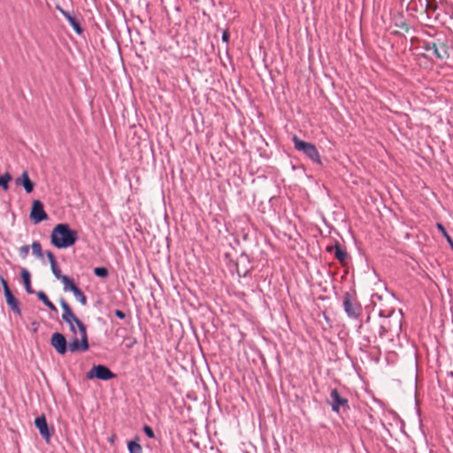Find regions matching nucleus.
Returning a JSON list of instances; mask_svg holds the SVG:
<instances>
[{
	"label": "nucleus",
	"mask_w": 453,
	"mask_h": 453,
	"mask_svg": "<svg viewBox=\"0 0 453 453\" xmlns=\"http://www.w3.org/2000/svg\"><path fill=\"white\" fill-rule=\"evenodd\" d=\"M35 426L39 430L41 436L47 441H50V439L52 435V432L49 428L47 420L45 416L42 414L37 417L35 420Z\"/></svg>",
	"instance_id": "obj_12"
},
{
	"label": "nucleus",
	"mask_w": 453,
	"mask_h": 453,
	"mask_svg": "<svg viewBox=\"0 0 453 453\" xmlns=\"http://www.w3.org/2000/svg\"><path fill=\"white\" fill-rule=\"evenodd\" d=\"M94 273L99 278H106L109 274L107 268L104 266L96 267L94 269Z\"/></svg>",
	"instance_id": "obj_26"
},
{
	"label": "nucleus",
	"mask_w": 453,
	"mask_h": 453,
	"mask_svg": "<svg viewBox=\"0 0 453 453\" xmlns=\"http://www.w3.org/2000/svg\"><path fill=\"white\" fill-rule=\"evenodd\" d=\"M140 440L139 436H135V440L127 441V449L129 453H142V448L138 442Z\"/></svg>",
	"instance_id": "obj_20"
},
{
	"label": "nucleus",
	"mask_w": 453,
	"mask_h": 453,
	"mask_svg": "<svg viewBox=\"0 0 453 453\" xmlns=\"http://www.w3.org/2000/svg\"><path fill=\"white\" fill-rule=\"evenodd\" d=\"M78 240V233L68 224H58L51 231L50 242L58 249L73 246Z\"/></svg>",
	"instance_id": "obj_2"
},
{
	"label": "nucleus",
	"mask_w": 453,
	"mask_h": 453,
	"mask_svg": "<svg viewBox=\"0 0 453 453\" xmlns=\"http://www.w3.org/2000/svg\"><path fill=\"white\" fill-rule=\"evenodd\" d=\"M426 50L427 58H435L438 60L449 58L448 40L446 35L440 32L421 41V46Z\"/></svg>",
	"instance_id": "obj_1"
},
{
	"label": "nucleus",
	"mask_w": 453,
	"mask_h": 453,
	"mask_svg": "<svg viewBox=\"0 0 453 453\" xmlns=\"http://www.w3.org/2000/svg\"><path fill=\"white\" fill-rule=\"evenodd\" d=\"M222 41L225 42H228L229 41V34L227 31H224L223 35H222Z\"/></svg>",
	"instance_id": "obj_35"
},
{
	"label": "nucleus",
	"mask_w": 453,
	"mask_h": 453,
	"mask_svg": "<svg viewBox=\"0 0 453 453\" xmlns=\"http://www.w3.org/2000/svg\"><path fill=\"white\" fill-rule=\"evenodd\" d=\"M50 345L59 355H65L67 351V341L65 335L61 333L56 332L52 334Z\"/></svg>",
	"instance_id": "obj_11"
},
{
	"label": "nucleus",
	"mask_w": 453,
	"mask_h": 453,
	"mask_svg": "<svg viewBox=\"0 0 453 453\" xmlns=\"http://www.w3.org/2000/svg\"><path fill=\"white\" fill-rule=\"evenodd\" d=\"M142 430L149 438H155V433L150 426L144 425Z\"/></svg>",
	"instance_id": "obj_30"
},
{
	"label": "nucleus",
	"mask_w": 453,
	"mask_h": 453,
	"mask_svg": "<svg viewBox=\"0 0 453 453\" xmlns=\"http://www.w3.org/2000/svg\"><path fill=\"white\" fill-rule=\"evenodd\" d=\"M32 326H33V331L34 332H36L37 331V327H38V323L37 322H32Z\"/></svg>",
	"instance_id": "obj_41"
},
{
	"label": "nucleus",
	"mask_w": 453,
	"mask_h": 453,
	"mask_svg": "<svg viewBox=\"0 0 453 453\" xmlns=\"http://www.w3.org/2000/svg\"><path fill=\"white\" fill-rule=\"evenodd\" d=\"M380 326H381V328H382L384 331H389V330H391V329H392V326H391L390 324H388V325H381Z\"/></svg>",
	"instance_id": "obj_38"
},
{
	"label": "nucleus",
	"mask_w": 453,
	"mask_h": 453,
	"mask_svg": "<svg viewBox=\"0 0 453 453\" xmlns=\"http://www.w3.org/2000/svg\"><path fill=\"white\" fill-rule=\"evenodd\" d=\"M60 304L63 309V311H72L70 305L64 298L60 299Z\"/></svg>",
	"instance_id": "obj_32"
},
{
	"label": "nucleus",
	"mask_w": 453,
	"mask_h": 453,
	"mask_svg": "<svg viewBox=\"0 0 453 453\" xmlns=\"http://www.w3.org/2000/svg\"><path fill=\"white\" fill-rule=\"evenodd\" d=\"M134 343H135V341L129 342V344L127 345V347H129V348L132 347Z\"/></svg>",
	"instance_id": "obj_44"
},
{
	"label": "nucleus",
	"mask_w": 453,
	"mask_h": 453,
	"mask_svg": "<svg viewBox=\"0 0 453 453\" xmlns=\"http://www.w3.org/2000/svg\"><path fill=\"white\" fill-rule=\"evenodd\" d=\"M334 250V257L339 260L341 263H343L348 257L347 252L342 248L341 244L338 242H335V243L326 248L327 252H332Z\"/></svg>",
	"instance_id": "obj_17"
},
{
	"label": "nucleus",
	"mask_w": 453,
	"mask_h": 453,
	"mask_svg": "<svg viewBox=\"0 0 453 453\" xmlns=\"http://www.w3.org/2000/svg\"><path fill=\"white\" fill-rule=\"evenodd\" d=\"M50 267H51V271H52V273L54 274V276L58 279V280H61V277H63L64 275L61 273V270L58 265V262L56 263H52L50 265Z\"/></svg>",
	"instance_id": "obj_28"
},
{
	"label": "nucleus",
	"mask_w": 453,
	"mask_h": 453,
	"mask_svg": "<svg viewBox=\"0 0 453 453\" xmlns=\"http://www.w3.org/2000/svg\"><path fill=\"white\" fill-rule=\"evenodd\" d=\"M62 319L69 324L70 330L73 333H74V334L76 333V330L74 327V324H76L80 333L81 334V337H88L87 333H86L85 325L81 322V319H79L75 316V313H62Z\"/></svg>",
	"instance_id": "obj_10"
},
{
	"label": "nucleus",
	"mask_w": 453,
	"mask_h": 453,
	"mask_svg": "<svg viewBox=\"0 0 453 453\" xmlns=\"http://www.w3.org/2000/svg\"><path fill=\"white\" fill-rule=\"evenodd\" d=\"M116 317H118L119 319H125L127 316V313H114Z\"/></svg>",
	"instance_id": "obj_37"
},
{
	"label": "nucleus",
	"mask_w": 453,
	"mask_h": 453,
	"mask_svg": "<svg viewBox=\"0 0 453 453\" xmlns=\"http://www.w3.org/2000/svg\"><path fill=\"white\" fill-rule=\"evenodd\" d=\"M29 252V246L28 245H23L19 248V256L22 258H26Z\"/></svg>",
	"instance_id": "obj_31"
},
{
	"label": "nucleus",
	"mask_w": 453,
	"mask_h": 453,
	"mask_svg": "<svg viewBox=\"0 0 453 453\" xmlns=\"http://www.w3.org/2000/svg\"><path fill=\"white\" fill-rule=\"evenodd\" d=\"M37 296L50 310V311H58L57 307L50 302L47 295L43 291H38Z\"/></svg>",
	"instance_id": "obj_21"
},
{
	"label": "nucleus",
	"mask_w": 453,
	"mask_h": 453,
	"mask_svg": "<svg viewBox=\"0 0 453 453\" xmlns=\"http://www.w3.org/2000/svg\"><path fill=\"white\" fill-rule=\"evenodd\" d=\"M211 323H212L214 327H218L219 319H216L215 317H213L212 319H211Z\"/></svg>",
	"instance_id": "obj_39"
},
{
	"label": "nucleus",
	"mask_w": 453,
	"mask_h": 453,
	"mask_svg": "<svg viewBox=\"0 0 453 453\" xmlns=\"http://www.w3.org/2000/svg\"><path fill=\"white\" fill-rule=\"evenodd\" d=\"M134 343H135V341L129 342V344L127 345V347H129V348L132 347Z\"/></svg>",
	"instance_id": "obj_43"
},
{
	"label": "nucleus",
	"mask_w": 453,
	"mask_h": 453,
	"mask_svg": "<svg viewBox=\"0 0 453 453\" xmlns=\"http://www.w3.org/2000/svg\"><path fill=\"white\" fill-rule=\"evenodd\" d=\"M46 255H47V257H48L49 262H50V265H51L52 263H56V262H57V260H56V258H55V256H54V254H53L51 251H50V250H49V251H47V252H46Z\"/></svg>",
	"instance_id": "obj_33"
},
{
	"label": "nucleus",
	"mask_w": 453,
	"mask_h": 453,
	"mask_svg": "<svg viewBox=\"0 0 453 453\" xmlns=\"http://www.w3.org/2000/svg\"><path fill=\"white\" fill-rule=\"evenodd\" d=\"M32 253L37 257H42V250L41 243L37 241L34 242L31 245Z\"/></svg>",
	"instance_id": "obj_24"
},
{
	"label": "nucleus",
	"mask_w": 453,
	"mask_h": 453,
	"mask_svg": "<svg viewBox=\"0 0 453 453\" xmlns=\"http://www.w3.org/2000/svg\"><path fill=\"white\" fill-rule=\"evenodd\" d=\"M280 315L282 319H284L286 320V324L289 326V321H288V317L287 316V313L282 312V313H280Z\"/></svg>",
	"instance_id": "obj_36"
},
{
	"label": "nucleus",
	"mask_w": 453,
	"mask_h": 453,
	"mask_svg": "<svg viewBox=\"0 0 453 453\" xmlns=\"http://www.w3.org/2000/svg\"><path fill=\"white\" fill-rule=\"evenodd\" d=\"M11 180L12 175L9 173H5L3 175H0V187H2L4 190H7L9 188L8 182Z\"/></svg>",
	"instance_id": "obj_23"
},
{
	"label": "nucleus",
	"mask_w": 453,
	"mask_h": 453,
	"mask_svg": "<svg viewBox=\"0 0 453 453\" xmlns=\"http://www.w3.org/2000/svg\"><path fill=\"white\" fill-rule=\"evenodd\" d=\"M7 304L11 307L12 311H20L19 308V302L12 295L9 288H6V293H4Z\"/></svg>",
	"instance_id": "obj_18"
},
{
	"label": "nucleus",
	"mask_w": 453,
	"mask_h": 453,
	"mask_svg": "<svg viewBox=\"0 0 453 453\" xmlns=\"http://www.w3.org/2000/svg\"><path fill=\"white\" fill-rule=\"evenodd\" d=\"M62 319L69 324L70 330L73 333H74V334L76 333V330L74 327V324H76L80 333L81 334V337H88L87 333H86L85 325L81 322V319H79L75 316V313H62Z\"/></svg>",
	"instance_id": "obj_8"
},
{
	"label": "nucleus",
	"mask_w": 453,
	"mask_h": 453,
	"mask_svg": "<svg viewBox=\"0 0 453 453\" xmlns=\"http://www.w3.org/2000/svg\"><path fill=\"white\" fill-rule=\"evenodd\" d=\"M437 228L439 229V231L443 234V236L447 239V242H449V244L451 246V248L453 249V240L452 238L449 235V234L447 233L445 227L438 223L437 224Z\"/></svg>",
	"instance_id": "obj_27"
},
{
	"label": "nucleus",
	"mask_w": 453,
	"mask_h": 453,
	"mask_svg": "<svg viewBox=\"0 0 453 453\" xmlns=\"http://www.w3.org/2000/svg\"><path fill=\"white\" fill-rule=\"evenodd\" d=\"M62 283L64 284V290L65 291H74L75 288L78 287L74 284V281L73 279H71L68 276H63L61 277Z\"/></svg>",
	"instance_id": "obj_22"
},
{
	"label": "nucleus",
	"mask_w": 453,
	"mask_h": 453,
	"mask_svg": "<svg viewBox=\"0 0 453 453\" xmlns=\"http://www.w3.org/2000/svg\"><path fill=\"white\" fill-rule=\"evenodd\" d=\"M403 317V312H401L400 313V317L397 318L396 320H395V327H397V326L400 327L401 326V320H402Z\"/></svg>",
	"instance_id": "obj_34"
},
{
	"label": "nucleus",
	"mask_w": 453,
	"mask_h": 453,
	"mask_svg": "<svg viewBox=\"0 0 453 453\" xmlns=\"http://www.w3.org/2000/svg\"><path fill=\"white\" fill-rule=\"evenodd\" d=\"M302 319L306 325L312 320L319 324L323 330L332 327L330 319L326 313H305V318L302 317Z\"/></svg>",
	"instance_id": "obj_6"
},
{
	"label": "nucleus",
	"mask_w": 453,
	"mask_h": 453,
	"mask_svg": "<svg viewBox=\"0 0 453 453\" xmlns=\"http://www.w3.org/2000/svg\"><path fill=\"white\" fill-rule=\"evenodd\" d=\"M62 319L69 324L70 330L73 333H74V334L76 333V330L74 327V324H76L80 333L81 334V337H88L87 333H86L85 325L81 322V319H79L75 316V313H62Z\"/></svg>",
	"instance_id": "obj_9"
},
{
	"label": "nucleus",
	"mask_w": 453,
	"mask_h": 453,
	"mask_svg": "<svg viewBox=\"0 0 453 453\" xmlns=\"http://www.w3.org/2000/svg\"><path fill=\"white\" fill-rule=\"evenodd\" d=\"M327 403L331 405L332 411L339 413L341 409L343 411L349 410V401L342 396L336 388L331 390L330 399Z\"/></svg>",
	"instance_id": "obj_5"
},
{
	"label": "nucleus",
	"mask_w": 453,
	"mask_h": 453,
	"mask_svg": "<svg viewBox=\"0 0 453 453\" xmlns=\"http://www.w3.org/2000/svg\"><path fill=\"white\" fill-rule=\"evenodd\" d=\"M2 284H3L4 293H6V288H9V287H8L7 282L4 279H2Z\"/></svg>",
	"instance_id": "obj_40"
},
{
	"label": "nucleus",
	"mask_w": 453,
	"mask_h": 453,
	"mask_svg": "<svg viewBox=\"0 0 453 453\" xmlns=\"http://www.w3.org/2000/svg\"><path fill=\"white\" fill-rule=\"evenodd\" d=\"M117 374L112 372L109 367L104 365H94L92 368L86 373L88 380L97 379L107 381L115 379Z\"/></svg>",
	"instance_id": "obj_4"
},
{
	"label": "nucleus",
	"mask_w": 453,
	"mask_h": 453,
	"mask_svg": "<svg viewBox=\"0 0 453 453\" xmlns=\"http://www.w3.org/2000/svg\"><path fill=\"white\" fill-rule=\"evenodd\" d=\"M89 349L88 337H81V340L74 338L71 342H67V350L71 352H84Z\"/></svg>",
	"instance_id": "obj_13"
},
{
	"label": "nucleus",
	"mask_w": 453,
	"mask_h": 453,
	"mask_svg": "<svg viewBox=\"0 0 453 453\" xmlns=\"http://www.w3.org/2000/svg\"><path fill=\"white\" fill-rule=\"evenodd\" d=\"M292 141L296 150L303 152L313 163L321 165L319 150L314 144L302 141L296 135L293 136Z\"/></svg>",
	"instance_id": "obj_3"
},
{
	"label": "nucleus",
	"mask_w": 453,
	"mask_h": 453,
	"mask_svg": "<svg viewBox=\"0 0 453 453\" xmlns=\"http://www.w3.org/2000/svg\"><path fill=\"white\" fill-rule=\"evenodd\" d=\"M348 315L350 318L357 319H363V315H366L365 321L368 322L369 319H370V313H356V312H353V313H348Z\"/></svg>",
	"instance_id": "obj_29"
},
{
	"label": "nucleus",
	"mask_w": 453,
	"mask_h": 453,
	"mask_svg": "<svg viewBox=\"0 0 453 453\" xmlns=\"http://www.w3.org/2000/svg\"><path fill=\"white\" fill-rule=\"evenodd\" d=\"M58 10L68 20L69 24L72 26V27L78 35H81L83 32V29L80 25V22L74 16H73L69 12L62 9L61 7H58Z\"/></svg>",
	"instance_id": "obj_16"
},
{
	"label": "nucleus",
	"mask_w": 453,
	"mask_h": 453,
	"mask_svg": "<svg viewBox=\"0 0 453 453\" xmlns=\"http://www.w3.org/2000/svg\"><path fill=\"white\" fill-rule=\"evenodd\" d=\"M77 301L81 303L82 304L86 303V296L84 293L79 288H75L74 291H72Z\"/></svg>",
	"instance_id": "obj_25"
},
{
	"label": "nucleus",
	"mask_w": 453,
	"mask_h": 453,
	"mask_svg": "<svg viewBox=\"0 0 453 453\" xmlns=\"http://www.w3.org/2000/svg\"><path fill=\"white\" fill-rule=\"evenodd\" d=\"M393 314H394V313H389V317H390L391 315H393ZM379 317H380V318H388V316H386V315H385V313H382V312H380V313H379Z\"/></svg>",
	"instance_id": "obj_42"
},
{
	"label": "nucleus",
	"mask_w": 453,
	"mask_h": 453,
	"mask_svg": "<svg viewBox=\"0 0 453 453\" xmlns=\"http://www.w3.org/2000/svg\"><path fill=\"white\" fill-rule=\"evenodd\" d=\"M20 276L22 278V281H23L24 287L26 288V291L28 294H33L34 290L32 289V287H31V275H30L29 271L26 268L21 269Z\"/></svg>",
	"instance_id": "obj_19"
},
{
	"label": "nucleus",
	"mask_w": 453,
	"mask_h": 453,
	"mask_svg": "<svg viewBox=\"0 0 453 453\" xmlns=\"http://www.w3.org/2000/svg\"><path fill=\"white\" fill-rule=\"evenodd\" d=\"M342 303L344 311H355L357 305L355 291L345 292L343 295Z\"/></svg>",
	"instance_id": "obj_14"
},
{
	"label": "nucleus",
	"mask_w": 453,
	"mask_h": 453,
	"mask_svg": "<svg viewBox=\"0 0 453 453\" xmlns=\"http://www.w3.org/2000/svg\"><path fill=\"white\" fill-rule=\"evenodd\" d=\"M15 183L16 185L22 186L27 194L31 193L35 187V183L29 179L27 171H24L21 175L15 180Z\"/></svg>",
	"instance_id": "obj_15"
},
{
	"label": "nucleus",
	"mask_w": 453,
	"mask_h": 453,
	"mask_svg": "<svg viewBox=\"0 0 453 453\" xmlns=\"http://www.w3.org/2000/svg\"><path fill=\"white\" fill-rule=\"evenodd\" d=\"M30 219L35 224H38L48 219V215L44 211L43 204L39 200H35L32 203Z\"/></svg>",
	"instance_id": "obj_7"
}]
</instances>
